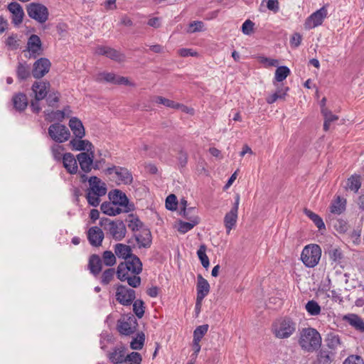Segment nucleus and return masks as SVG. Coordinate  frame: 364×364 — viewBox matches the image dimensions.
I'll use <instances>...</instances> for the list:
<instances>
[{"mask_svg":"<svg viewBox=\"0 0 364 364\" xmlns=\"http://www.w3.org/2000/svg\"><path fill=\"white\" fill-rule=\"evenodd\" d=\"M142 271V263L136 256H130L129 259L119 264L116 274L122 281H127L128 284L136 288L141 284V278L138 276Z\"/></svg>","mask_w":364,"mask_h":364,"instance_id":"1","label":"nucleus"},{"mask_svg":"<svg viewBox=\"0 0 364 364\" xmlns=\"http://www.w3.org/2000/svg\"><path fill=\"white\" fill-rule=\"evenodd\" d=\"M298 343L304 352L313 353L320 348L322 338L316 328L311 327L304 328L299 332Z\"/></svg>","mask_w":364,"mask_h":364,"instance_id":"2","label":"nucleus"},{"mask_svg":"<svg viewBox=\"0 0 364 364\" xmlns=\"http://www.w3.org/2000/svg\"><path fill=\"white\" fill-rule=\"evenodd\" d=\"M296 323L290 318L284 317L275 320L272 325V332L279 339L288 338L296 331Z\"/></svg>","mask_w":364,"mask_h":364,"instance_id":"3","label":"nucleus"},{"mask_svg":"<svg viewBox=\"0 0 364 364\" xmlns=\"http://www.w3.org/2000/svg\"><path fill=\"white\" fill-rule=\"evenodd\" d=\"M321 256V249L318 245H306L302 250L301 259L308 267H314L319 262Z\"/></svg>","mask_w":364,"mask_h":364,"instance_id":"4","label":"nucleus"},{"mask_svg":"<svg viewBox=\"0 0 364 364\" xmlns=\"http://www.w3.org/2000/svg\"><path fill=\"white\" fill-rule=\"evenodd\" d=\"M26 11L30 18L38 23H43L48 18V10L47 7L39 3H31L27 5Z\"/></svg>","mask_w":364,"mask_h":364,"instance_id":"5","label":"nucleus"},{"mask_svg":"<svg viewBox=\"0 0 364 364\" xmlns=\"http://www.w3.org/2000/svg\"><path fill=\"white\" fill-rule=\"evenodd\" d=\"M48 133L50 137L58 144L67 141L70 136L69 129L65 125L60 123L51 124L48 127Z\"/></svg>","mask_w":364,"mask_h":364,"instance_id":"6","label":"nucleus"},{"mask_svg":"<svg viewBox=\"0 0 364 364\" xmlns=\"http://www.w3.org/2000/svg\"><path fill=\"white\" fill-rule=\"evenodd\" d=\"M138 323L135 316L132 314L123 316L117 323V330L124 336L134 333L137 328Z\"/></svg>","mask_w":364,"mask_h":364,"instance_id":"7","label":"nucleus"},{"mask_svg":"<svg viewBox=\"0 0 364 364\" xmlns=\"http://www.w3.org/2000/svg\"><path fill=\"white\" fill-rule=\"evenodd\" d=\"M109 175H112V178L118 184H130L133 178L132 173L127 168L120 166L109 167L106 170Z\"/></svg>","mask_w":364,"mask_h":364,"instance_id":"8","label":"nucleus"},{"mask_svg":"<svg viewBox=\"0 0 364 364\" xmlns=\"http://www.w3.org/2000/svg\"><path fill=\"white\" fill-rule=\"evenodd\" d=\"M115 298L120 304L124 306H130L136 298L135 291L119 284L116 288Z\"/></svg>","mask_w":364,"mask_h":364,"instance_id":"9","label":"nucleus"},{"mask_svg":"<svg viewBox=\"0 0 364 364\" xmlns=\"http://www.w3.org/2000/svg\"><path fill=\"white\" fill-rule=\"evenodd\" d=\"M105 230L115 240H122L127 232L126 226L121 220L109 221L108 224L106 225Z\"/></svg>","mask_w":364,"mask_h":364,"instance_id":"10","label":"nucleus"},{"mask_svg":"<svg viewBox=\"0 0 364 364\" xmlns=\"http://www.w3.org/2000/svg\"><path fill=\"white\" fill-rule=\"evenodd\" d=\"M109 198L112 203H115L119 208H122L124 213H128L132 209V205L129 203V200L122 191L114 190L109 192Z\"/></svg>","mask_w":364,"mask_h":364,"instance_id":"11","label":"nucleus"},{"mask_svg":"<svg viewBox=\"0 0 364 364\" xmlns=\"http://www.w3.org/2000/svg\"><path fill=\"white\" fill-rule=\"evenodd\" d=\"M327 14L326 8L325 6L321 7L307 18L304 23L305 28L306 29H311L321 25Z\"/></svg>","mask_w":364,"mask_h":364,"instance_id":"12","label":"nucleus"},{"mask_svg":"<svg viewBox=\"0 0 364 364\" xmlns=\"http://www.w3.org/2000/svg\"><path fill=\"white\" fill-rule=\"evenodd\" d=\"M240 203V196L237 195L235 201L231 210L226 213L224 218V225L229 234L231 230L235 226L237 220V213Z\"/></svg>","mask_w":364,"mask_h":364,"instance_id":"13","label":"nucleus"},{"mask_svg":"<svg viewBox=\"0 0 364 364\" xmlns=\"http://www.w3.org/2000/svg\"><path fill=\"white\" fill-rule=\"evenodd\" d=\"M197 297L196 307L200 308V304L204 298L208 294L210 291V284L203 277L201 274L197 276Z\"/></svg>","mask_w":364,"mask_h":364,"instance_id":"14","label":"nucleus"},{"mask_svg":"<svg viewBox=\"0 0 364 364\" xmlns=\"http://www.w3.org/2000/svg\"><path fill=\"white\" fill-rule=\"evenodd\" d=\"M95 53L100 55H105L118 63L123 62L125 60V55L123 53L108 46H97L95 49Z\"/></svg>","mask_w":364,"mask_h":364,"instance_id":"15","label":"nucleus"},{"mask_svg":"<svg viewBox=\"0 0 364 364\" xmlns=\"http://www.w3.org/2000/svg\"><path fill=\"white\" fill-rule=\"evenodd\" d=\"M50 68V62L49 60L45 58H41L34 63L32 75L35 78H41L48 73Z\"/></svg>","mask_w":364,"mask_h":364,"instance_id":"16","label":"nucleus"},{"mask_svg":"<svg viewBox=\"0 0 364 364\" xmlns=\"http://www.w3.org/2000/svg\"><path fill=\"white\" fill-rule=\"evenodd\" d=\"M80 167L84 173H89L92 168L94 151L90 153L81 152L77 155Z\"/></svg>","mask_w":364,"mask_h":364,"instance_id":"17","label":"nucleus"},{"mask_svg":"<svg viewBox=\"0 0 364 364\" xmlns=\"http://www.w3.org/2000/svg\"><path fill=\"white\" fill-rule=\"evenodd\" d=\"M90 187L87 189V192H90L92 193H95L97 196H105L107 193V187L106 184L102 182L98 177L97 176H91L89 180Z\"/></svg>","mask_w":364,"mask_h":364,"instance_id":"18","label":"nucleus"},{"mask_svg":"<svg viewBox=\"0 0 364 364\" xmlns=\"http://www.w3.org/2000/svg\"><path fill=\"white\" fill-rule=\"evenodd\" d=\"M104 237V232L99 227H91L87 231L88 241L93 247L101 246Z\"/></svg>","mask_w":364,"mask_h":364,"instance_id":"19","label":"nucleus"},{"mask_svg":"<svg viewBox=\"0 0 364 364\" xmlns=\"http://www.w3.org/2000/svg\"><path fill=\"white\" fill-rule=\"evenodd\" d=\"M134 237L139 248H149L151 247L152 237L149 229H141L139 232L134 234Z\"/></svg>","mask_w":364,"mask_h":364,"instance_id":"20","label":"nucleus"},{"mask_svg":"<svg viewBox=\"0 0 364 364\" xmlns=\"http://www.w3.org/2000/svg\"><path fill=\"white\" fill-rule=\"evenodd\" d=\"M188 222L179 221L178 230L183 234L186 233L199 223V218L197 215L188 216L187 211L183 210L182 215Z\"/></svg>","mask_w":364,"mask_h":364,"instance_id":"21","label":"nucleus"},{"mask_svg":"<svg viewBox=\"0 0 364 364\" xmlns=\"http://www.w3.org/2000/svg\"><path fill=\"white\" fill-rule=\"evenodd\" d=\"M27 48L33 58H36L41 54V41L37 35L33 34L30 36L27 43Z\"/></svg>","mask_w":364,"mask_h":364,"instance_id":"22","label":"nucleus"},{"mask_svg":"<svg viewBox=\"0 0 364 364\" xmlns=\"http://www.w3.org/2000/svg\"><path fill=\"white\" fill-rule=\"evenodd\" d=\"M63 166L70 174H75L78 171L77 159L71 153H66L63 156Z\"/></svg>","mask_w":364,"mask_h":364,"instance_id":"23","label":"nucleus"},{"mask_svg":"<svg viewBox=\"0 0 364 364\" xmlns=\"http://www.w3.org/2000/svg\"><path fill=\"white\" fill-rule=\"evenodd\" d=\"M73 151H87L86 153H90L92 151L93 145L92 143L86 139L75 138L70 141L69 143Z\"/></svg>","mask_w":364,"mask_h":364,"instance_id":"24","label":"nucleus"},{"mask_svg":"<svg viewBox=\"0 0 364 364\" xmlns=\"http://www.w3.org/2000/svg\"><path fill=\"white\" fill-rule=\"evenodd\" d=\"M8 9L12 14V22L16 25L21 23L24 16L21 6L17 2H11L8 5Z\"/></svg>","mask_w":364,"mask_h":364,"instance_id":"25","label":"nucleus"},{"mask_svg":"<svg viewBox=\"0 0 364 364\" xmlns=\"http://www.w3.org/2000/svg\"><path fill=\"white\" fill-rule=\"evenodd\" d=\"M50 84L47 82H36L33 84L32 90L35 94V99L37 101L43 100L48 93Z\"/></svg>","mask_w":364,"mask_h":364,"instance_id":"26","label":"nucleus"},{"mask_svg":"<svg viewBox=\"0 0 364 364\" xmlns=\"http://www.w3.org/2000/svg\"><path fill=\"white\" fill-rule=\"evenodd\" d=\"M343 320L346 321L350 326L360 332H364V321L357 314H348L343 317Z\"/></svg>","mask_w":364,"mask_h":364,"instance_id":"27","label":"nucleus"},{"mask_svg":"<svg viewBox=\"0 0 364 364\" xmlns=\"http://www.w3.org/2000/svg\"><path fill=\"white\" fill-rule=\"evenodd\" d=\"M69 127L75 138L82 139L85 131L82 122L77 117H72L69 121Z\"/></svg>","mask_w":364,"mask_h":364,"instance_id":"28","label":"nucleus"},{"mask_svg":"<svg viewBox=\"0 0 364 364\" xmlns=\"http://www.w3.org/2000/svg\"><path fill=\"white\" fill-rule=\"evenodd\" d=\"M109 360L114 364L121 363L125 361V350L122 346L116 347L108 353Z\"/></svg>","mask_w":364,"mask_h":364,"instance_id":"29","label":"nucleus"},{"mask_svg":"<svg viewBox=\"0 0 364 364\" xmlns=\"http://www.w3.org/2000/svg\"><path fill=\"white\" fill-rule=\"evenodd\" d=\"M14 107L18 112L23 111L28 106V99L25 94L19 92L12 98Z\"/></svg>","mask_w":364,"mask_h":364,"instance_id":"30","label":"nucleus"},{"mask_svg":"<svg viewBox=\"0 0 364 364\" xmlns=\"http://www.w3.org/2000/svg\"><path fill=\"white\" fill-rule=\"evenodd\" d=\"M102 259L97 255H92L89 259L88 268L96 276L102 271Z\"/></svg>","mask_w":364,"mask_h":364,"instance_id":"31","label":"nucleus"},{"mask_svg":"<svg viewBox=\"0 0 364 364\" xmlns=\"http://www.w3.org/2000/svg\"><path fill=\"white\" fill-rule=\"evenodd\" d=\"M114 254L119 258L124 259L127 260L130 256H132V249L129 245L117 243L114 247Z\"/></svg>","mask_w":364,"mask_h":364,"instance_id":"32","label":"nucleus"},{"mask_svg":"<svg viewBox=\"0 0 364 364\" xmlns=\"http://www.w3.org/2000/svg\"><path fill=\"white\" fill-rule=\"evenodd\" d=\"M100 209L102 212L110 216H114L124 213L122 208H119L115 203L109 202H105L101 205Z\"/></svg>","mask_w":364,"mask_h":364,"instance_id":"33","label":"nucleus"},{"mask_svg":"<svg viewBox=\"0 0 364 364\" xmlns=\"http://www.w3.org/2000/svg\"><path fill=\"white\" fill-rule=\"evenodd\" d=\"M321 114L324 117L323 129L325 131H328L331 124L337 121L338 119V117L336 114H333L331 111L326 107H322Z\"/></svg>","mask_w":364,"mask_h":364,"instance_id":"34","label":"nucleus"},{"mask_svg":"<svg viewBox=\"0 0 364 364\" xmlns=\"http://www.w3.org/2000/svg\"><path fill=\"white\" fill-rule=\"evenodd\" d=\"M333 360V353L326 349H321L316 355L317 364H331Z\"/></svg>","mask_w":364,"mask_h":364,"instance_id":"35","label":"nucleus"},{"mask_svg":"<svg viewBox=\"0 0 364 364\" xmlns=\"http://www.w3.org/2000/svg\"><path fill=\"white\" fill-rule=\"evenodd\" d=\"M16 75L19 80H25L31 75L30 66L26 63H18Z\"/></svg>","mask_w":364,"mask_h":364,"instance_id":"36","label":"nucleus"},{"mask_svg":"<svg viewBox=\"0 0 364 364\" xmlns=\"http://www.w3.org/2000/svg\"><path fill=\"white\" fill-rule=\"evenodd\" d=\"M288 90V87H277V91L274 94L268 96L266 98L267 102L271 105L279 99H284Z\"/></svg>","mask_w":364,"mask_h":364,"instance_id":"37","label":"nucleus"},{"mask_svg":"<svg viewBox=\"0 0 364 364\" xmlns=\"http://www.w3.org/2000/svg\"><path fill=\"white\" fill-rule=\"evenodd\" d=\"M304 212L305 215L313 221L319 230H326L325 224L318 215L306 208L304 209Z\"/></svg>","mask_w":364,"mask_h":364,"instance_id":"38","label":"nucleus"},{"mask_svg":"<svg viewBox=\"0 0 364 364\" xmlns=\"http://www.w3.org/2000/svg\"><path fill=\"white\" fill-rule=\"evenodd\" d=\"M331 213L336 215L341 214L346 209V200L341 199L339 196L331 203Z\"/></svg>","mask_w":364,"mask_h":364,"instance_id":"39","label":"nucleus"},{"mask_svg":"<svg viewBox=\"0 0 364 364\" xmlns=\"http://www.w3.org/2000/svg\"><path fill=\"white\" fill-rule=\"evenodd\" d=\"M327 346L332 350H337L341 346L340 336L336 333H328L326 338Z\"/></svg>","mask_w":364,"mask_h":364,"instance_id":"40","label":"nucleus"},{"mask_svg":"<svg viewBox=\"0 0 364 364\" xmlns=\"http://www.w3.org/2000/svg\"><path fill=\"white\" fill-rule=\"evenodd\" d=\"M291 71L289 68L287 66H279L276 69L274 80L276 82H280L284 80L288 75L290 74Z\"/></svg>","mask_w":364,"mask_h":364,"instance_id":"41","label":"nucleus"},{"mask_svg":"<svg viewBox=\"0 0 364 364\" xmlns=\"http://www.w3.org/2000/svg\"><path fill=\"white\" fill-rule=\"evenodd\" d=\"M197 255L201 262L203 267L207 269L210 265L209 258L206 255V246L205 245H201L198 251Z\"/></svg>","mask_w":364,"mask_h":364,"instance_id":"42","label":"nucleus"},{"mask_svg":"<svg viewBox=\"0 0 364 364\" xmlns=\"http://www.w3.org/2000/svg\"><path fill=\"white\" fill-rule=\"evenodd\" d=\"M361 183L358 176H352L346 182V188L357 192L360 188Z\"/></svg>","mask_w":364,"mask_h":364,"instance_id":"43","label":"nucleus"},{"mask_svg":"<svg viewBox=\"0 0 364 364\" xmlns=\"http://www.w3.org/2000/svg\"><path fill=\"white\" fill-rule=\"evenodd\" d=\"M132 304H133V311L136 316L139 318H142L144 314L145 309L144 301L141 299H134Z\"/></svg>","mask_w":364,"mask_h":364,"instance_id":"44","label":"nucleus"},{"mask_svg":"<svg viewBox=\"0 0 364 364\" xmlns=\"http://www.w3.org/2000/svg\"><path fill=\"white\" fill-rule=\"evenodd\" d=\"M154 102L157 104L163 105L167 107L178 109L181 105L178 103H176L174 101L166 99L164 97L156 96L154 97Z\"/></svg>","mask_w":364,"mask_h":364,"instance_id":"45","label":"nucleus"},{"mask_svg":"<svg viewBox=\"0 0 364 364\" xmlns=\"http://www.w3.org/2000/svg\"><path fill=\"white\" fill-rule=\"evenodd\" d=\"M102 262L108 267H112L116 264V255L112 251L106 250L102 254Z\"/></svg>","mask_w":364,"mask_h":364,"instance_id":"46","label":"nucleus"},{"mask_svg":"<svg viewBox=\"0 0 364 364\" xmlns=\"http://www.w3.org/2000/svg\"><path fill=\"white\" fill-rule=\"evenodd\" d=\"M306 310L311 316H318L321 313V306L314 301H309L306 304Z\"/></svg>","mask_w":364,"mask_h":364,"instance_id":"47","label":"nucleus"},{"mask_svg":"<svg viewBox=\"0 0 364 364\" xmlns=\"http://www.w3.org/2000/svg\"><path fill=\"white\" fill-rule=\"evenodd\" d=\"M145 336L144 333H138L137 336L134 338L130 343V347L133 350H141L144 343Z\"/></svg>","mask_w":364,"mask_h":364,"instance_id":"48","label":"nucleus"},{"mask_svg":"<svg viewBox=\"0 0 364 364\" xmlns=\"http://www.w3.org/2000/svg\"><path fill=\"white\" fill-rule=\"evenodd\" d=\"M328 255L330 259L336 263L340 262L343 257L341 250L336 247H331L328 250Z\"/></svg>","mask_w":364,"mask_h":364,"instance_id":"49","label":"nucleus"},{"mask_svg":"<svg viewBox=\"0 0 364 364\" xmlns=\"http://www.w3.org/2000/svg\"><path fill=\"white\" fill-rule=\"evenodd\" d=\"M51 152L53 154V156L55 160L56 161H60L63 160V152L64 151V148L63 146L60 145L58 143L53 144L51 148Z\"/></svg>","mask_w":364,"mask_h":364,"instance_id":"50","label":"nucleus"},{"mask_svg":"<svg viewBox=\"0 0 364 364\" xmlns=\"http://www.w3.org/2000/svg\"><path fill=\"white\" fill-rule=\"evenodd\" d=\"M208 324H204L198 326L193 332V339L196 341H201L202 338L208 332Z\"/></svg>","mask_w":364,"mask_h":364,"instance_id":"51","label":"nucleus"},{"mask_svg":"<svg viewBox=\"0 0 364 364\" xmlns=\"http://www.w3.org/2000/svg\"><path fill=\"white\" fill-rule=\"evenodd\" d=\"M117 75L112 73H102L97 75L98 81H105L113 84L116 83Z\"/></svg>","mask_w":364,"mask_h":364,"instance_id":"52","label":"nucleus"},{"mask_svg":"<svg viewBox=\"0 0 364 364\" xmlns=\"http://www.w3.org/2000/svg\"><path fill=\"white\" fill-rule=\"evenodd\" d=\"M116 274L114 269H107L102 274L101 283L104 285L108 284L114 278Z\"/></svg>","mask_w":364,"mask_h":364,"instance_id":"53","label":"nucleus"},{"mask_svg":"<svg viewBox=\"0 0 364 364\" xmlns=\"http://www.w3.org/2000/svg\"><path fill=\"white\" fill-rule=\"evenodd\" d=\"M102 196H97V193H92L90 192L86 191L85 198L87 200L89 205L97 207L100 203V197Z\"/></svg>","mask_w":364,"mask_h":364,"instance_id":"54","label":"nucleus"},{"mask_svg":"<svg viewBox=\"0 0 364 364\" xmlns=\"http://www.w3.org/2000/svg\"><path fill=\"white\" fill-rule=\"evenodd\" d=\"M143 223L137 218H133L129 220L128 228L133 232L140 231L142 228Z\"/></svg>","mask_w":364,"mask_h":364,"instance_id":"55","label":"nucleus"},{"mask_svg":"<svg viewBox=\"0 0 364 364\" xmlns=\"http://www.w3.org/2000/svg\"><path fill=\"white\" fill-rule=\"evenodd\" d=\"M204 24L202 21H195L189 24L188 33H193L199 32L203 30Z\"/></svg>","mask_w":364,"mask_h":364,"instance_id":"56","label":"nucleus"},{"mask_svg":"<svg viewBox=\"0 0 364 364\" xmlns=\"http://www.w3.org/2000/svg\"><path fill=\"white\" fill-rule=\"evenodd\" d=\"M343 364H364V360L360 355H350L344 360Z\"/></svg>","mask_w":364,"mask_h":364,"instance_id":"57","label":"nucleus"},{"mask_svg":"<svg viewBox=\"0 0 364 364\" xmlns=\"http://www.w3.org/2000/svg\"><path fill=\"white\" fill-rule=\"evenodd\" d=\"M141 355L137 352H132L125 357V361H129L132 364H141Z\"/></svg>","mask_w":364,"mask_h":364,"instance_id":"58","label":"nucleus"},{"mask_svg":"<svg viewBox=\"0 0 364 364\" xmlns=\"http://www.w3.org/2000/svg\"><path fill=\"white\" fill-rule=\"evenodd\" d=\"M177 206V198L173 194L169 195L166 199V208L168 210H176Z\"/></svg>","mask_w":364,"mask_h":364,"instance_id":"59","label":"nucleus"},{"mask_svg":"<svg viewBox=\"0 0 364 364\" xmlns=\"http://www.w3.org/2000/svg\"><path fill=\"white\" fill-rule=\"evenodd\" d=\"M255 23L250 20H246L242 26V31L245 35H250L254 28Z\"/></svg>","mask_w":364,"mask_h":364,"instance_id":"60","label":"nucleus"},{"mask_svg":"<svg viewBox=\"0 0 364 364\" xmlns=\"http://www.w3.org/2000/svg\"><path fill=\"white\" fill-rule=\"evenodd\" d=\"M6 45L11 50L17 49L19 46V43H18V41L16 40V36H9L6 39Z\"/></svg>","mask_w":364,"mask_h":364,"instance_id":"61","label":"nucleus"},{"mask_svg":"<svg viewBox=\"0 0 364 364\" xmlns=\"http://www.w3.org/2000/svg\"><path fill=\"white\" fill-rule=\"evenodd\" d=\"M302 40V36L299 33H295L292 35L290 39L291 46L293 48H297L300 46Z\"/></svg>","mask_w":364,"mask_h":364,"instance_id":"62","label":"nucleus"},{"mask_svg":"<svg viewBox=\"0 0 364 364\" xmlns=\"http://www.w3.org/2000/svg\"><path fill=\"white\" fill-rule=\"evenodd\" d=\"M327 296L331 298L334 301H342V297L341 296V293L335 289L330 290L327 294Z\"/></svg>","mask_w":364,"mask_h":364,"instance_id":"63","label":"nucleus"},{"mask_svg":"<svg viewBox=\"0 0 364 364\" xmlns=\"http://www.w3.org/2000/svg\"><path fill=\"white\" fill-rule=\"evenodd\" d=\"M334 227L340 232H346L348 230V224L344 220H337Z\"/></svg>","mask_w":364,"mask_h":364,"instance_id":"64","label":"nucleus"}]
</instances>
